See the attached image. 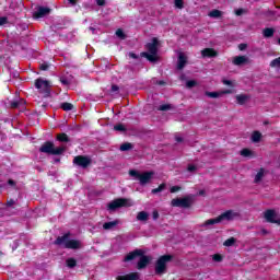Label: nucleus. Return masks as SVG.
<instances>
[{
    "label": "nucleus",
    "instance_id": "nucleus-1",
    "mask_svg": "<svg viewBox=\"0 0 280 280\" xmlns=\"http://www.w3.org/2000/svg\"><path fill=\"white\" fill-rule=\"evenodd\" d=\"M137 257H140L139 261L137 264L138 270H143V269L148 268V266L150 265V261H152V257L145 256V252H143V249H135L132 252H129L125 256L122 261L125 264H127L128 261H133V259H137Z\"/></svg>",
    "mask_w": 280,
    "mask_h": 280
},
{
    "label": "nucleus",
    "instance_id": "nucleus-2",
    "mask_svg": "<svg viewBox=\"0 0 280 280\" xmlns=\"http://www.w3.org/2000/svg\"><path fill=\"white\" fill-rule=\"evenodd\" d=\"M145 49L148 52L142 51L140 54L141 58H147L149 62H158L159 61V38L153 37L151 43L145 45Z\"/></svg>",
    "mask_w": 280,
    "mask_h": 280
},
{
    "label": "nucleus",
    "instance_id": "nucleus-3",
    "mask_svg": "<svg viewBox=\"0 0 280 280\" xmlns=\"http://www.w3.org/2000/svg\"><path fill=\"white\" fill-rule=\"evenodd\" d=\"M129 176L135 178V180H139L141 187H145L149 183H152V178H154V171L139 172L137 170H130Z\"/></svg>",
    "mask_w": 280,
    "mask_h": 280
},
{
    "label": "nucleus",
    "instance_id": "nucleus-4",
    "mask_svg": "<svg viewBox=\"0 0 280 280\" xmlns=\"http://www.w3.org/2000/svg\"><path fill=\"white\" fill-rule=\"evenodd\" d=\"M39 152H43L44 154H51L52 156H60L67 152V147L61 145L56 148L54 142L46 141L39 148Z\"/></svg>",
    "mask_w": 280,
    "mask_h": 280
},
{
    "label": "nucleus",
    "instance_id": "nucleus-5",
    "mask_svg": "<svg viewBox=\"0 0 280 280\" xmlns=\"http://www.w3.org/2000/svg\"><path fill=\"white\" fill-rule=\"evenodd\" d=\"M70 234L66 233L62 236H58L55 241V244L57 246H62L65 248H69L71 250H78V248H80V241L77 240H69Z\"/></svg>",
    "mask_w": 280,
    "mask_h": 280
},
{
    "label": "nucleus",
    "instance_id": "nucleus-6",
    "mask_svg": "<svg viewBox=\"0 0 280 280\" xmlns=\"http://www.w3.org/2000/svg\"><path fill=\"white\" fill-rule=\"evenodd\" d=\"M174 259L172 255H163L155 262V275H165L167 272V264Z\"/></svg>",
    "mask_w": 280,
    "mask_h": 280
},
{
    "label": "nucleus",
    "instance_id": "nucleus-7",
    "mask_svg": "<svg viewBox=\"0 0 280 280\" xmlns=\"http://www.w3.org/2000/svg\"><path fill=\"white\" fill-rule=\"evenodd\" d=\"M194 205V196L188 195L183 198H175L172 199L171 206L172 207H179L180 209H191Z\"/></svg>",
    "mask_w": 280,
    "mask_h": 280
},
{
    "label": "nucleus",
    "instance_id": "nucleus-8",
    "mask_svg": "<svg viewBox=\"0 0 280 280\" xmlns=\"http://www.w3.org/2000/svg\"><path fill=\"white\" fill-rule=\"evenodd\" d=\"M35 89H38L39 93L44 94V97L51 95V83L47 80L36 79Z\"/></svg>",
    "mask_w": 280,
    "mask_h": 280
},
{
    "label": "nucleus",
    "instance_id": "nucleus-9",
    "mask_svg": "<svg viewBox=\"0 0 280 280\" xmlns=\"http://www.w3.org/2000/svg\"><path fill=\"white\" fill-rule=\"evenodd\" d=\"M72 163L78 167H82L83 170H86V167H89L91 163H93V161L91 160V158L86 155H77L74 156Z\"/></svg>",
    "mask_w": 280,
    "mask_h": 280
},
{
    "label": "nucleus",
    "instance_id": "nucleus-10",
    "mask_svg": "<svg viewBox=\"0 0 280 280\" xmlns=\"http://www.w3.org/2000/svg\"><path fill=\"white\" fill-rule=\"evenodd\" d=\"M121 207H128V199L118 198L107 205L108 211H117V209H121Z\"/></svg>",
    "mask_w": 280,
    "mask_h": 280
},
{
    "label": "nucleus",
    "instance_id": "nucleus-11",
    "mask_svg": "<svg viewBox=\"0 0 280 280\" xmlns=\"http://www.w3.org/2000/svg\"><path fill=\"white\" fill-rule=\"evenodd\" d=\"M264 218L269 224H278V226H280V218L277 219V211L268 209L265 211Z\"/></svg>",
    "mask_w": 280,
    "mask_h": 280
},
{
    "label": "nucleus",
    "instance_id": "nucleus-12",
    "mask_svg": "<svg viewBox=\"0 0 280 280\" xmlns=\"http://www.w3.org/2000/svg\"><path fill=\"white\" fill-rule=\"evenodd\" d=\"M235 218H240V213L233 210H226L225 212L219 215V219L221 220V222H223V220L231 222V220H235Z\"/></svg>",
    "mask_w": 280,
    "mask_h": 280
},
{
    "label": "nucleus",
    "instance_id": "nucleus-13",
    "mask_svg": "<svg viewBox=\"0 0 280 280\" xmlns=\"http://www.w3.org/2000/svg\"><path fill=\"white\" fill-rule=\"evenodd\" d=\"M51 12V9L48 7H38L37 10L33 13L34 19H44Z\"/></svg>",
    "mask_w": 280,
    "mask_h": 280
},
{
    "label": "nucleus",
    "instance_id": "nucleus-14",
    "mask_svg": "<svg viewBox=\"0 0 280 280\" xmlns=\"http://www.w3.org/2000/svg\"><path fill=\"white\" fill-rule=\"evenodd\" d=\"M202 58H217L218 52L213 48H205L201 50Z\"/></svg>",
    "mask_w": 280,
    "mask_h": 280
},
{
    "label": "nucleus",
    "instance_id": "nucleus-15",
    "mask_svg": "<svg viewBox=\"0 0 280 280\" xmlns=\"http://www.w3.org/2000/svg\"><path fill=\"white\" fill-rule=\"evenodd\" d=\"M185 65H187V57L185 56V54L180 52L177 59L178 71H183V69H185Z\"/></svg>",
    "mask_w": 280,
    "mask_h": 280
},
{
    "label": "nucleus",
    "instance_id": "nucleus-16",
    "mask_svg": "<svg viewBox=\"0 0 280 280\" xmlns=\"http://www.w3.org/2000/svg\"><path fill=\"white\" fill-rule=\"evenodd\" d=\"M248 62V57L246 56H236L233 58V65L236 67H242V65H246Z\"/></svg>",
    "mask_w": 280,
    "mask_h": 280
},
{
    "label": "nucleus",
    "instance_id": "nucleus-17",
    "mask_svg": "<svg viewBox=\"0 0 280 280\" xmlns=\"http://www.w3.org/2000/svg\"><path fill=\"white\" fill-rule=\"evenodd\" d=\"M116 280H139V273L130 272L125 276H118Z\"/></svg>",
    "mask_w": 280,
    "mask_h": 280
},
{
    "label": "nucleus",
    "instance_id": "nucleus-18",
    "mask_svg": "<svg viewBox=\"0 0 280 280\" xmlns=\"http://www.w3.org/2000/svg\"><path fill=\"white\" fill-rule=\"evenodd\" d=\"M247 100H250V96H248L246 94L236 95V102L240 106H244V104H246Z\"/></svg>",
    "mask_w": 280,
    "mask_h": 280
},
{
    "label": "nucleus",
    "instance_id": "nucleus-19",
    "mask_svg": "<svg viewBox=\"0 0 280 280\" xmlns=\"http://www.w3.org/2000/svg\"><path fill=\"white\" fill-rule=\"evenodd\" d=\"M220 222H222L220 220V217H217L214 219H208L206 220L201 226H213V224H220Z\"/></svg>",
    "mask_w": 280,
    "mask_h": 280
},
{
    "label": "nucleus",
    "instance_id": "nucleus-20",
    "mask_svg": "<svg viewBox=\"0 0 280 280\" xmlns=\"http://www.w3.org/2000/svg\"><path fill=\"white\" fill-rule=\"evenodd\" d=\"M117 224H119L118 220L105 222L103 224V229H104V231H110V230L115 229V226H117Z\"/></svg>",
    "mask_w": 280,
    "mask_h": 280
},
{
    "label": "nucleus",
    "instance_id": "nucleus-21",
    "mask_svg": "<svg viewBox=\"0 0 280 280\" xmlns=\"http://www.w3.org/2000/svg\"><path fill=\"white\" fill-rule=\"evenodd\" d=\"M264 38H272L275 36V28L272 27H266L262 31Z\"/></svg>",
    "mask_w": 280,
    "mask_h": 280
},
{
    "label": "nucleus",
    "instance_id": "nucleus-22",
    "mask_svg": "<svg viewBox=\"0 0 280 280\" xmlns=\"http://www.w3.org/2000/svg\"><path fill=\"white\" fill-rule=\"evenodd\" d=\"M149 218H150V214H148V212H145V211H140L137 214V220L139 222H148Z\"/></svg>",
    "mask_w": 280,
    "mask_h": 280
},
{
    "label": "nucleus",
    "instance_id": "nucleus-23",
    "mask_svg": "<svg viewBox=\"0 0 280 280\" xmlns=\"http://www.w3.org/2000/svg\"><path fill=\"white\" fill-rule=\"evenodd\" d=\"M261 133L259 132V131H253V133H252V137H250V141L253 142V143H259V141H261Z\"/></svg>",
    "mask_w": 280,
    "mask_h": 280
},
{
    "label": "nucleus",
    "instance_id": "nucleus-24",
    "mask_svg": "<svg viewBox=\"0 0 280 280\" xmlns=\"http://www.w3.org/2000/svg\"><path fill=\"white\" fill-rule=\"evenodd\" d=\"M57 141H59L60 143H69L70 139L67 133L61 132L57 135Z\"/></svg>",
    "mask_w": 280,
    "mask_h": 280
},
{
    "label": "nucleus",
    "instance_id": "nucleus-25",
    "mask_svg": "<svg viewBox=\"0 0 280 280\" xmlns=\"http://www.w3.org/2000/svg\"><path fill=\"white\" fill-rule=\"evenodd\" d=\"M133 148H135V145L132 143L125 142V143L120 144L119 150H120V152H128V151L132 150Z\"/></svg>",
    "mask_w": 280,
    "mask_h": 280
},
{
    "label": "nucleus",
    "instance_id": "nucleus-26",
    "mask_svg": "<svg viewBox=\"0 0 280 280\" xmlns=\"http://www.w3.org/2000/svg\"><path fill=\"white\" fill-rule=\"evenodd\" d=\"M24 105H25V101H23V100L13 101V102H11L10 107L13 109H16V108H21V106H24Z\"/></svg>",
    "mask_w": 280,
    "mask_h": 280
},
{
    "label": "nucleus",
    "instance_id": "nucleus-27",
    "mask_svg": "<svg viewBox=\"0 0 280 280\" xmlns=\"http://www.w3.org/2000/svg\"><path fill=\"white\" fill-rule=\"evenodd\" d=\"M241 156H244L245 159H250L254 156V153L250 149H243L241 151Z\"/></svg>",
    "mask_w": 280,
    "mask_h": 280
},
{
    "label": "nucleus",
    "instance_id": "nucleus-28",
    "mask_svg": "<svg viewBox=\"0 0 280 280\" xmlns=\"http://www.w3.org/2000/svg\"><path fill=\"white\" fill-rule=\"evenodd\" d=\"M264 172L265 170L264 168H260L258 171V173L256 174L255 178H254V183H261V180L264 179Z\"/></svg>",
    "mask_w": 280,
    "mask_h": 280
},
{
    "label": "nucleus",
    "instance_id": "nucleus-29",
    "mask_svg": "<svg viewBox=\"0 0 280 280\" xmlns=\"http://www.w3.org/2000/svg\"><path fill=\"white\" fill-rule=\"evenodd\" d=\"M209 16L211 19H220V16H222V11L214 9L212 11L209 12Z\"/></svg>",
    "mask_w": 280,
    "mask_h": 280
},
{
    "label": "nucleus",
    "instance_id": "nucleus-30",
    "mask_svg": "<svg viewBox=\"0 0 280 280\" xmlns=\"http://www.w3.org/2000/svg\"><path fill=\"white\" fill-rule=\"evenodd\" d=\"M167 184L162 183L158 188L151 190V194H161V191H165Z\"/></svg>",
    "mask_w": 280,
    "mask_h": 280
},
{
    "label": "nucleus",
    "instance_id": "nucleus-31",
    "mask_svg": "<svg viewBox=\"0 0 280 280\" xmlns=\"http://www.w3.org/2000/svg\"><path fill=\"white\" fill-rule=\"evenodd\" d=\"M66 266L68 268H75V266H78V260H75V258H68L66 260Z\"/></svg>",
    "mask_w": 280,
    "mask_h": 280
},
{
    "label": "nucleus",
    "instance_id": "nucleus-32",
    "mask_svg": "<svg viewBox=\"0 0 280 280\" xmlns=\"http://www.w3.org/2000/svg\"><path fill=\"white\" fill-rule=\"evenodd\" d=\"M60 108L66 112L73 110V104L65 102L61 103Z\"/></svg>",
    "mask_w": 280,
    "mask_h": 280
},
{
    "label": "nucleus",
    "instance_id": "nucleus-33",
    "mask_svg": "<svg viewBox=\"0 0 280 280\" xmlns=\"http://www.w3.org/2000/svg\"><path fill=\"white\" fill-rule=\"evenodd\" d=\"M270 67L272 69H280V57L270 61Z\"/></svg>",
    "mask_w": 280,
    "mask_h": 280
},
{
    "label": "nucleus",
    "instance_id": "nucleus-34",
    "mask_svg": "<svg viewBox=\"0 0 280 280\" xmlns=\"http://www.w3.org/2000/svg\"><path fill=\"white\" fill-rule=\"evenodd\" d=\"M235 242H237V240H235V237H230L228 240L224 241L223 245L230 247V246H234Z\"/></svg>",
    "mask_w": 280,
    "mask_h": 280
},
{
    "label": "nucleus",
    "instance_id": "nucleus-35",
    "mask_svg": "<svg viewBox=\"0 0 280 280\" xmlns=\"http://www.w3.org/2000/svg\"><path fill=\"white\" fill-rule=\"evenodd\" d=\"M174 3H175V8H177V10H183V8H185L184 0H174Z\"/></svg>",
    "mask_w": 280,
    "mask_h": 280
},
{
    "label": "nucleus",
    "instance_id": "nucleus-36",
    "mask_svg": "<svg viewBox=\"0 0 280 280\" xmlns=\"http://www.w3.org/2000/svg\"><path fill=\"white\" fill-rule=\"evenodd\" d=\"M49 67H51V65L44 61V62L39 63V71H49Z\"/></svg>",
    "mask_w": 280,
    "mask_h": 280
},
{
    "label": "nucleus",
    "instance_id": "nucleus-37",
    "mask_svg": "<svg viewBox=\"0 0 280 280\" xmlns=\"http://www.w3.org/2000/svg\"><path fill=\"white\" fill-rule=\"evenodd\" d=\"M114 130H116L117 132H126V126H124V124H118L116 126H114Z\"/></svg>",
    "mask_w": 280,
    "mask_h": 280
},
{
    "label": "nucleus",
    "instance_id": "nucleus-38",
    "mask_svg": "<svg viewBox=\"0 0 280 280\" xmlns=\"http://www.w3.org/2000/svg\"><path fill=\"white\" fill-rule=\"evenodd\" d=\"M207 97H211L212 100H215L220 97V92H206Z\"/></svg>",
    "mask_w": 280,
    "mask_h": 280
},
{
    "label": "nucleus",
    "instance_id": "nucleus-39",
    "mask_svg": "<svg viewBox=\"0 0 280 280\" xmlns=\"http://www.w3.org/2000/svg\"><path fill=\"white\" fill-rule=\"evenodd\" d=\"M116 36H117L118 38H121V40L126 39V34L124 33V30H121V28H118V30L116 31Z\"/></svg>",
    "mask_w": 280,
    "mask_h": 280
},
{
    "label": "nucleus",
    "instance_id": "nucleus-40",
    "mask_svg": "<svg viewBox=\"0 0 280 280\" xmlns=\"http://www.w3.org/2000/svg\"><path fill=\"white\" fill-rule=\"evenodd\" d=\"M60 82L63 84V86H69V84H71V80H69L67 77H61Z\"/></svg>",
    "mask_w": 280,
    "mask_h": 280
},
{
    "label": "nucleus",
    "instance_id": "nucleus-41",
    "mask_svg": "<svg viewBox=\"0 0 280 280\" xmlns=\"http://www.w3.org/2000/svg\"><path fill=\"white\" fill-rule=\"evenodd\" d=\"M171 109H172V105L170 104L160 105V107L158 108V110H162V112L171 110Z\"/></svg>",
    "mask_w": 280,
    "mask_h": 280
},
{
    "label": "nucleus",
    "instance_id": "nucleus-42",
    "mask_svg": "<svg viewBox=\"0 0 280 280\" xmlns=\"http://www.w3.org/2000/svg\"><path fill=\"white\" fill-rule=\"evenodd\" d=\"M198 82H196L195 80H189L186 82V86L187 89H194V86H197Z\"/></svg>",
    "mask_w": 280,
    "mask_h": 280
},
{
    "label": "nucleus",
    "instance_id": "nucleus-43",
    "mask_svg": "<svg viewBox=\"0 0 280 280\" xmlns=\"http://www.w3.org/2000/svg\"><path fill=\"white\" fill-rule=\"evenodd\" d=\"M213 261L220 262L224 259V257L221 254H214L212 255Z\"/></svg>",
    "mask_w": 280,
    "mask_h": 280
},
{
    "label": "nucleus",
    "instance_id": "nucleus-44",
    "mask_svg": "<svg viewBox=\"0 0 280 280\" xmlns=\"http://www.w3.org/2000/svg\"><path fill=\"white\" fill-rule=\"evenodd\" d=\"M183 187L180 186H173L170 188L171 194H176L177 191H182Z\"/></svg>",
    "mask_w": 280,
    "mask_h": 280
},
{
    "label": "nucleus",
    "instance_id": "nucleus-45",
    "mask_svg": "<svg viewBox=\"0 0 280 280\" xmlns=\"http://www.w3.org/2000/svg\"><path fill=\"white\" fill-rule=\"evenodd\" d=\"M1 25H8V16H0V27Z\"/></svg>",
    "mask_w": 280,
    "mask_h": 280
},
{
    "label": "nucleus",
    "instance_id": "nucleus-46",
    "mask_svg": "<svg viewBox=\"0 0 280 280\" xmlns=\"http://www.w3.org/2000/svg\"><path fill=\"white\" fill-rule=\"evenodd\" d=\"M222 82L225 84V86H233V81L231 80L223 79Z\"/></svg>",
    "mask_w": 280,
    "mask_h": 280
},
{
    "label": "nucleus",
    "instance_id": "nucleus-47",
    "mask_svg": "<svg viewBox=\"0 0 280 280\" xmlns=\"http://www.w3.org/2000/svg\"><path fill=\"white\" fill-rule=\"evenodd\" d=\"M187 170H188L189 172H196V170H198V167H197L196 165H194V164H189L188 167H187Z\"/></svg>",
    "mask_w": 280,
    "mask_h": 280
},
{
    "label": "nucleus",
    "instance_id": "nucleus-48",
    "mask_svg": "<svg viewBox=\"0 0 280 280\" xmlns=\"http://www.w3.org/2000/svg\"><path fill=\"white\" fill-rule=\"evenodd\" d=\"M129 58H132L133 60H139V55L135 52H129Z\"/></svg>",
    "mask_w": 280,
    "mask_h": 280
},
{
    "label": "nucleus",
    "instance_id": "nucleus-49",
    "mask_svg": "<svg viewBox=\"0 0 280 280\" xmlns=\"http://www.w3.org/2000/svg\"><path fill=\"white\" fill-rule=\"evenodd\" d=\"M96 5H100V7L106 5V0H96Z\"/></svg>",
    "mask_w": 280,
    "mask_h": 280
},
{
    "label": "nucleus",
    "instance_id": "nucleus-50",
    "mask_svg": "<svg viewBox=\"0 0 280 280\" xmlns=\"http://www.w3.org/2000/svg\"><path fill=\"white\" fill-rule=\"evenodd\" d=\"M117 91H119V85L113 84L112 85V93H117Z\"/></svg>",
    "mask_w": 280,
    "mask_h": 280
},
{
    "label": "nucleus",
    "instance_id": "nucleus-51",
    "mask_svg": "<svg viewBox=\"0 0 280 280\" xmlns=\"http://www.w3.org/2000/svg\"><path fill=\"white\" fill-rule=\"evenodd\" d=\"M13 205H16V201H14V199H10L7 201V207H13Z\"/></svg>",
    "mask_w": 280,
    "mask_h": 280
},
{
    "label": "nucleus",
    "instance_id": "nucleus-52",
    "mask_svg": "<svg viewBox=\"0 0 280 280\" xmlns=\"http://www.w3.org/2000/svg\"><path fill=\"white\" fill-rule=\"evenodd\" d=\"M246 47H248L247 44H240V45H238L240 51H244V50L246 49Z\"/></svg>",
    "mask_w": 280,
    "mask_h": 280
},
{
    "label": "nucleus",
    "instance_id": "nucleus-53",
    "mask_svg": "<svg viewBox=\"0 0 280 280\" xmlns=\"http://www.w3.org/2000/svg\"><path fill=\"white\" fill-rule=\"evenodd\" d=\"M236 16H242L244 14V9H238L235 11Z\"/></svg>",
    "mask_w": 280,
    "mask_h": 280
},
{
    "label": "nucleus",
    "instance_id": "nucleus-54",
    "mask_svg": "<svg viewBox=\"0 0 280 280\" xmlns=\"http://www.w3.org/2000/svg\"><path fill=\"white\" fill-rule=\"evenodd\" d=\"M8 185H10L11 187H16V182H14V179H9Z\"/></svg>",
    "mask_w": 280,
    "mask_h": 280
},
{
    "label": "nucleus",
    "instance_id": "nucleus-55",
    "mask_svg": "<svg viewBox=\"0 0 280 280\" xmlns=\"http://www.w3.org/2000/svg\"><path fill=\"white\" fill-rule=\"evenodd\" d=\"M152 218H153V220H156L158 218H159V211H153L152 212Z\"/></svg>",
    "mask_w": 280,
    "mask_h": 280
},
{
    "label": "nucleus",
    "instance_id": "nucleus-56",
    "mask_svg": "<svg viewBox=\"0 0 280 280\" xmlns=\"http://www.w3.org/2000/svg\"><path fill=\"white\" fill-rule=\"evenodd\" d=\"M68 3H70V5H78V0H68Z\"/></svg>",
    "mask_w": 280,
    "mask_h": 280
},
{
    "label": "nucleus",
    "instance_id": "nucleus-57",
    "mask_svg": "<svg viewBox=\"0 0 280 280\" xmlns=\"http://www.w3.org/2000/svg\"><path fill=\"white\" fill-rule=\"evenodd\" d=\"M175 141H176L177 143H183V137L176 136V137H175Z\"/></svg>",
    "mask_w": 280,
    "mask_h": 280
},
{
    "label": "nucleus",
    "instance_id": "nucleus-58",
    "mask_svg": "<svg viewBox=\"0 0 280 280\" xmlns=\"http://www.w3.org/2000/svg\"><path fill=\"white\" fill-rule=\"evenodd\" d=\"M156 84H159V86H165V81L161 80V81H158Z\"/></svg>",
    "mask_w": 280,
    "mask_h": 280
},
{
    "label": "nucleus",
    "instance_id": "nucleus-59",
    "mask_svg": "<svg viewBox=\"0 0 280 280\" xmlns=\"http://www.w3.org/2000/svg\"><path fill=\"white\" fill-rule=\"evenodd\" d=\"M54 163H60V158H55Z\"/></svg>",
    "mask_w": 280,
    "mask_h": 280
},
{
    "label": "nucleus",
    "instance_id": "nucleus-60",
    "mask_svg": "<svg viewBox=\"0 0 280 280\" xmlns=\"http://www.w3.org/2000/svg\"><path fill=\"white\" fill-rule=\"evenodd\" d=\"M199 196H205V190H199Z\"/></svg>",
    "mask_w": 280,
    "mask_h": 280
},
{
    "label": "nucleus",
    "instance_id": "nucleus-61",
    "mask_svg": "<svg viewBox=\"0 0 280 280\" xmlns=\"http://www.w3.org/2000/svg\"><path fill=\"white\" fill-rule=\"evenodd\" d=\"M223 93L229 94V93H231V90H226V91H224Z\"/></svg>",
    "mask_w": 280,
    "mask_h": 280
},
{
    "label": "nucleus",
    "instance_id": "nucleus-62",
    "mask_svg": "<svg viewBox=\"0 0 280 280\" xmlns=\"http://www.w3.org/2000/svg\"><path fill=\"white\" fill-rule=\"evenodd\" d=\"M278 45L280 46V37L278 38Z\"/></svg>",
    "mask_w": 280,
    "mask_h": 280
}]
</instances>
